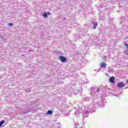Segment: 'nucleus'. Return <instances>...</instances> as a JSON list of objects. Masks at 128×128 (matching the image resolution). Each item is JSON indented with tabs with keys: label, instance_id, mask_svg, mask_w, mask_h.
Listing matches in <instances>:
<instances>
[{
	"label": "nucleus",
	"instance_id": "obj_1",
	"mask_svg": "<svg viewBox=\"0 0 128 128\" xmlns=\"http://www.w3.org/2000/svg\"><path fill=\"white\" fill-rule=\"evenodd\" d=\"M90 112V106H88L84 108V110L78 109L75 112L74 114L76 116H78L80 112L82 113L83 118H88Z\"/></svg>",
	"mask_w": 128,
	"mask_h": 128
},
{
	"label": "nucleus",
	"instance_id": "obj_2",
	"mask_svg": "<svg viewBox=\"0 0 128 128\" xmlns=\"http://www.w3.org/2000/svg\"><path fill=\"white\" fill-rule=\"evenodd\" d=\"M92 91H91V94L94 96L96 94V92H100V88L94 87V88H92Z\"/></svg>",
	"mask_w": 128,
	"mask_h": 128
},
{
	"label": "nucleus",
	"instance_id": "obj_3",
	"mask_svg": "<svg viewBox=\"0 0 128 128\" xmlns=\"http://www.w3.org/2000/svg\"><path fill=\"white\" fill-rule=\"evenodd\" d=\"M60 60L62 62H66V57H64V56H60Z\"/></svg>",
	"mask_w": 128,
	"mask_h": 128
},
{
	"label": "nucleus",
	"instance_id": "obj_4",
	"mask_svg": "<svg viewBox=\"0 0 128 128\" xmlns=\"http://www.w3.org/2000/svg\"><path fill=\"white\" fill-rule=\"evenodd\" d=\"M100 68H106V62H102L100 64Z\"/></svg>",
	"mask_w": 128,
	"mask_h": 128
},
{
	"label": "nucleus",
	"instance_id": "obj_5",
	"mask_svg": "<svg viewBox=\"0 0 128 128\" xmlns=\"http://www.w3.org/2000/svg\"><path fill=\"white\" fill-rule=\"evenodd\" d=\"M124 82H120L118 84V86H117L118 88H124Z\"/></svg>",
	"mask_w": 128,
	"mask_h": 128
},
{
	"label": "nucleus",
	"instance_id": "obj_6",
	"mask_svg": "<svg viewBox=\"0 0 128 128\" xmlns=\"http://www.w3.org/2000/svg\"><path fill=\"white\" fill-rule=\"evenodd\" d=\"M110 82H112V84H114V77L112 76L110 78Z\"/></svg>",
	"mask_w": 128,
	"mask_h": 128
},
{
	"label": "nucleus",
	"instance_id": "obj_7",
	"mask_svg": "<svg viewBox=\"0 0 128 128\" xmlns=\"http://www.w3.org/2000/svg\"><path fill=\"white\" fill-rule=\"evenodd\" d=\"M52 114V110H49L46 112V114L50 115V114Z\"/></svg>",
	"mask_w": 128,
	"mask_h": 128
},
{
	"label": "nucleus",
	"instance_id": "obj_8",
	"mask_svg": "<svg viewBox=\"0 0 128 128\" xmlns=\"http://www.w3.org/2000/svg\"><path fill=\"white\" fill-rule=\"evenodd\" d=\"M43 16H44V18H48V14H46V12H44V14H42Z\"/></svg>",
	"mask_w": 128,
	"mask_h": 128
},
{
	"label": "nucleus",
	"instance_id": "obj_9",
	"mask_svg": "<svg viewBox=\"0 0 128 128\" xmlns=\"http://www.w3.org/2000/svg\"><path fill=\"white\" fill-rule=\"evenodd\" d=\"M84 102H88V100H90V98L88 97H86L84 98Z\"/></svg>",
	"mask_w": 128,
	"mask_h": 128
},
{
	"label": "nucleus",
	"instance_id": "obj_10",
	"mask_svg": "<svg viewBox=\"0 0 128 128\" xmlns=\"http://www.w3.org/2000/svg\"><path fill=\"white\" fill-rule=\"evenodd\" d=\"M4 124V120H2L0 122V126H2V124Z\"/></svg>",
	"mask_w": 128,
	"mask_h": 128
},
{
	"label": "nucleus",
	"instance_id": "obj_11",
	"mask_svg": "<svg viewBox=\"0 0 128 128\" xmlns=\"http://www.w3.org/2000/svg\"><path fill=\"white\" fill-rule=\"evenodd\" d=\"M96 26H98V23H95L93 27L94 30H96Z\"/></svg>",
	"mask_w": 128,
	"mask_h": 128
},
{
	"label": "nucleus",
	"instance_id": "obj_12",
	"mask_svg": "<svg viewBox=\"0 0 128 128\" xmlns=\"http://www.w3.org/2000/svg\"><path fill=\"white\" fill-rule=\"evenodd\" d=\"M9 26H12V23H9L8 24Z\"/></svg>",
	"mask_w": 128,
	"mask_h": 128
},
{
	"label": "nucleus",
	"instance_id": "obj_13",
	"mask_svg": "<svg viewBox=\"0 0 128 128\" xmlns=\"http://www.w3.org/2000/svg\"><path fill=\"white\" fill-rule=\"evenodd\" d=\"M125 46H126V50H128V44H125Z\"/></svg>",
	"mask_w": 128,
	"mask_h": 128
},
{
	"label": "nucleus",
	"instance_id": "obj_14",
	"mask_svg": "<svg viewBox=\"0 0 128 128\" xmlns=\"http://www.w3.org/2000/svg\"><path fill=\"white\" fill-rule=\"evenodd\" d=\"M124 54H128V51H126Z\"/></svg>",
	"mask_w": 128,
	"mask_h": 128
},
{
	"label": "nucleus",
	"instance_id": "obj_15",
	"mask_svg": "<svg viewBox=\"0 0 128 128\" xmlns=\"http://www.w3.org/2000/svg\"><path fill=\"white\" fill-rule=\"evenodd\" d=\"M47 14H48V16H50V12H48Z\"/></svg>",
	"mask_w": 128,
	"mask_h": 128
},
{
	"label": "nucleus",
	"instance_id": "obj_16",
	"mask_svg": "<svg viewBox=\"0 0 128 128\" xmlns=\"http://www.w3.org/2000/svg\"><path fill=\"white\" fill-rule=\"evenodd\" d=\"M99 106L100 108H102V106H104L102 104H99Z\"/></svg>",
	"mask_w": 128,
	"mask_h": 128
},
{
	"label": "nucleus",
	"instance_id": "obj_17",
	"mask_svg": "<svg viewBox=\"0 0 128 128\" xmlns=\"http://www.w3.org/2000/svg\"><path fill=\"white\" fill-rule=\"evenodd\" d=\"M126 84H128V79L126 80Z\"/></svg>",
	"mask_w": 128,
	"mask_h": 128
},
{
	"label": "nucleus",
	"instance_id": "obj_18",
	"mask_svg": "<svg viewBox=\"0 0 128 128\" xmlns=\"http://www.w3.org/2000/svg\"><path fill=\"white\" fill-rule=\"evenodd\" d=\"M88 82H90L89 81L87 82H86V84H88Z\"/></svg>",
	"mask_w": 128,
	"mask_h": 128
},
{
	"label": "nucleus",
	"instance_id": "obj_19",
	"mask_svg": "<svg viewBox=\"0 0 128 128\" xmlns=\"http://www.w3.org/2000/svg\"><path fill=\"white\" fill-rule=\"evenodd\" d=\"M75 91H76V92H78V90H75Z\"/></svg>",
	"mask_w": 128,
	"mask_h": 128
},
{
	"label": "nucleus",
	"instance_id": "obj_20",
	"mask_svg": "<svg viewBox=\"0 0 128 128\" xmlns=\"http://www.w3.org/2000/svg\"><path fill=\"white\" fill-rule=\"evenodd\" d=\"M95 72H96V70H94Z\"/></svg>",
	"mask_w": 128,
	"mask_h": 128
},
{
	"label": "nucleus",
	"instance_id": "obj_21",
	"mask_svg": "<svg viewBox=\"0 0 128 128\" xmlns=\"http://www.w3.org/2000/svg\"><path fill=\"white\" fill-rule=\"evenodd\" d=\"M77 92H78V91H77Z\"/></svg>",
	"mask_w": 128,
	"mask_h": 128
},
{
	"label": "nucleus",
	"instance_id": "obj_22",
	"mask_svg": "<svg viewBox=\"0 0 128 128\" xmlns=\"http://www.w3.org/2000/svg\"><path fill=\"white\" fill-rule=\"evenodd\" d=\"M100 19L102 20V18H100Z\"/></svg>",
	"mask_w": 128,
	"mask_h": 128
},
{
	"label": "nucleus",
	"instance_id": "obj_23",
	"mask_svg": "<svg viewBox=\"0 0 128 128\" xmlns=\"http://www.w3.org/2000/svg\"><path fill=\"white\" fill-rule=\"evenodd\" d=\"M76 94H78V92H77V93H76Z\"/></svg>",
	"mask_w": 128,
	"mask_h": 128
}]
</instances>
